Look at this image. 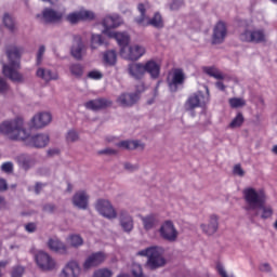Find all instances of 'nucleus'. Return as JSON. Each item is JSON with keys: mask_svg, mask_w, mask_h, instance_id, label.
Here are the masks:
<instances>
[{"mask_svg": "<svg viewBox=\"0 0 277 277\" xmlns=\"http://www.w3.org/2000/svg\"><path fill=\"white\" fill-rule=\"evenodd\" d=\"M0 133L9 137V140H21L30 148H45L50 142L49 134L29 135V132L25 129V121L21 117L2 122L0 124Z\"/></svg>", "mask_w": 277, "mask_h": 277, "instance_id": "1", "label": "nucleus"}, {"mask_svg": "<svg viewBox=\"0 0 277 277\" xmlns=\"http://www.w3.org/2000/svg\"><path fill=\"white\" fill-rule=\"evenodd\" d=\"M242 196L246 201L245 211L251 222H254V217H259V215L262 220H269L274 215V208L265 205L267 202L265 190L248 187L242 190Z\"/></svg>", "mask_w": 277, "mask_h": 277, "instance_id": "2", "label": "nucleus"}, {"mask_svg": "<svg viewBox=\"0 0 277 277\" xmlns=\"http://www.w3.org/2000/svg\"><path fill=\"white\" fill-rule=\"evenodd\" d=\"M5 55L9 63L2 64V72L4 77L14 83H23L25 78L23 77V74L18 72V69H21V49L10 45L5 50Z\"/></svg>", "mask_w": 277, "mask_h": 277, "instance_id": "3", "label": "nucleus"}, {"mask_svg": "<svg viewBox=\"0 0 277 277\" xmlns=\"http://www.w3.org/2000/svg\"><path fill=\"white\" fill-rule=\"evenodd\" d=\"M164 254L166 249L163 247L151 246L138 251L136 256H146L145 269L157 272V269H161L168 265V259H166Z\"/></svg>", "mask_w": 277, "mask_h": 277, "instance_id": "4", "label": "nucleus"}, {"mask_svg": "<svg viewBox=\"0 0 277 277\" xmlns=\"http://www.w3.org/2000/svg\"><path fill=\"white\" fill-rule=\"evenodd\" d=\"M137 10L141 15L134 18L136 25H141L142 27L150 26L155 27V29H163L164 23L161 13L156 12L151 18H148V16H146V6L144 3H138Z\"/></svg>", "mask_w": 277, "mask_h": 277, "instance_id": "5", "label": "nucleus"}, {"mask_svg": "<svg viewBox=\"0 0 277 277\" xmlns=\"http://www.w3.org/2000/svg\"><path fill=\"white\" fill-rule=\"evenodd\" d=\"M145 53H146V48L140 44H134L128 48L120 49L121 57H124V60H129L130 62H137V60L144 56Z\"/></svg>", "mask_w": 277, "mask_h": 277, "instance_id": "6", "label": "nucleus"}, {"mask_svg": "<svg viewBox=\"0 0 277 277\" xmlns=\"http://www.w3.org/2000/svg\"><path fill=\"white\" fill-rule=\"evenodd\" d=\"M159 235L164 241L174 243L179 239V230L172 221H166L159 228Z\"/></svg>", "mask_w": 277, "mask_h": 277, "instance_id": "7", "label": "nucleus"}, {"mask_svg": "<svg viewBox=\"0 0 277 277\" xmlns=\"http://www.w3.org/2000/svg\"><path fill=\"white\" fill-rule=\"evenodd\" d=\"M95 209L107 220H116L118 217L116 209H114V206H111V202L107 199H98L95 203Z\"/></svg>", "mask_w": 277, "mask_h": 277, "instance_id": "8", "label": "nucleus"}, {"mask_svg": "<svg viewBox=\"0 0 277 277\" xmlns=\"http://www.w3.org/2000/svg\"><path fill=\"white\" fill-rule=\"evenodd\" d=\"M167 83L170 92H179V88L185 83V72H183V69H174L173 74L167 77Z\"/></svg>", "mask_w": 277, "mask_h": 277, "instance_id": "9", "label": "nucleus"}, {"mask_svg": "<svg viewBox=\"0 0 277 277\" xmlns=\"http://www.w3.org/2000/svg\"><path fill=\"white\" fill-rule=\"evenodd\" d=\"M107 261V254L103 251H97L91 253L83 263V269H93L94 267H98V265H103V262Z\"/></svg>", "mask_w": 277, "mask_h": 277, "instance_id": "10", "label": "nucleus"}, {"mask_svg": "<svg viewBox=\"0 0 277 277\" xmlns=\"http://www.w3.org/2000/svg\"><path fill=\"white\" fill-rule=\"evenodd\" d=\"M206 103H209V97H206L202 92H197L192 94L186 103H185V109L186 111H194L197 107H200L201 105H206Z\"/></svg>", "mask_w": 277, "mask_h": 277, "instance_id": "11", "label": "nucleus"}, {"mask_svg": "<svg viewBox=\"0 0 277 277\" xmlns=\"http://www.w3.org/2000/svg\"><path fill=\"white\" fill-rule=\"evenodd\" d=\"M239 40H241V42H254L255 44H259L265 42V32L263 30L246 29L239 35Z\"/></svg>", "mask_w": 277, "mask_h": 277, "instance_id": "12", "label": "nucleus"}, {"mask_svg": "<svg viewBox=\"0 0 277 277\" xmlns=\"http://www.w3.org/2000/svg\"><path fill=\"white\" fill-rule=\"evenodd\" d=\"M36 263L42 272H52V269H55V261L44 251L37 253Z\"/></svg>", "mask_w": 277, "mask_h": 277, "instance_id": "13", "label": "nucleus"}, {"mask_svg": "<svg viewBox=\"0 0 277 277\" xmlns=\"http://www.w3.org/2000/svg\"><path fill=\"white\" fill-rule=\"evenodd\" d=\"M226 36H228V29L226 28V23L219 22L213 28L212 44L224 43V40H226Z\"/></svg>", "mask_w": 277, "mask_h": 277, "instance_id": "14", "label": "nucleus"}, {"mask_svg": "<svg viewBox=\"0 0 277 277\" xmlns=\"http://www.w3.org/2000/svg\"><path fill=\"white\" fill-rule=\"evenodd\" d=\"M102 25L104 27L103 34L111 38L114 36V31L111 29H116V27H120V16L118 15H107L104 17Z\"/></svg>", "mask_w": 277, "mask_h": 277, "instance_id": "15", "label": "nucleus"}, {"mask_svg": "<svg viewBox=\"0 0 277 277\" xmlns=\"http://www.w3.org/2000/svg\"><path fill=\"white\" fill-rule=\"evenodd\" d=\"M70 53L75 60H83V55H85V44L83 43L81 36H74Z\"/></svg>", "mask_w": 277, "mask_h": 277, "instance_id": "16", "label": "nucleus"}, {"mask_svg": "<svg viewBox=\"0 0 277 277\" xmlns=\"http://www.w3.org/2000/svg\"><path fill=\"white\" fill-rule=\"evenodd\" d=\"M111 105H114V102H111L110 100L100 97L87 102L84 104V107L87 109H90L91 111H101V109H107V107H111Z\"/></svg>", "mask_w": 277, "mask_h": 277, "instance_id": "17", "label": "nucleus"}, {"mask_svg": "<svg viewBox=\"0 0 277 277\" xmlns=\"http://www.w3.org/2000/svg\"><path fill=\"white\" fill-rule=\"evenodd\" d=\"M140 101V89L134 93H123L117 98L121 107H133Z\"/></svg>", "mask_w": 277, "mask_h": 277, "instance_id": "18", "label": "nucleus"}, {"mask_svg": "<svg viewBox=\"0 0 277 277\" xmlns=\"http://www.w3.org/2000/svg\"><path fill=\"white\" fill-rule=\"evenodd\" d=\"M128 75L136 81H142L146 76V69L144 63H132L128 65Z\"/></svg>", "mask_w": 277, "mask_h": 277, "instance_id": "19", "label": "nucleus"}, {"mask_svg": "<svg viewBox=\"0 0 277 277\" xmlns=\"http://www.w3.org/2000/svg\"><path fill=\"white\" fill-rule=\"evenodd\" d=\"M119 224L123 233H131L134 228L133 216L127 210L119 211Z\"/></svg>", "mask_w": 277, "mask_h": 277, "instance_id": "20", "label": "nucleus"}, {"mask_svg": "<svg viewBox=\"0 0 277 277\" xmlns=\"http://www.w3.org/2000/svg\"><path fill=\"white\" fill-rule=\"evenodd\" d=\"M51 120H53V117L49 113H39L32 117L31 127L32 129H44L47 124L51 123Z\"/></svg>", "mask_w": 277, "mask_h": 277, "instance_id": "21", "label": "nucleus"}, {"mask_svg": "<svg viewBox=\"0 0 277 277\" xmlns=\"http://www.w3.org/2000/svg\"><path fill=\"white\" fill-rule=\"evenodd\" d=\"M200 228L205 235H215V233H217V228H220V219L217 215L212 214L209 217L208 224H201Z\"/></svg>", "mask_w": 277, "mask_h": 277, "instance_id": "22", "label": "nucleus"}, {"mask_svg": "<svg viewBox=\"0 0 277 277\" xmlns=\"http://www.w3.org/2000/svg\"><path fill=\"white\" fill-rule=\"evenodd\" d=\"M89 200L90 196H88L85 190H80L72 196L71 202L74 207H77V209H82L85 211V209H88Z\"/></svg>", "mask_w": 277, "mask_h": 277, "instance_id": "23", "label": "nucleus"}, {"mask_svg": "<svg viewBox=\"0 0 277 277\" xmlns=\"http://www.w3.org/2000/svg\"><path fill=\"white\" fill-rule=\"evenodd\" d=\"M145 66V75L150 76V79H159L161 75V64L156 62L155 60H149L146 63H144Z\"/></svg>", "mask_w": 277, "mask_h": 277, "instance_id": "24", "label": "nucleus"}, {"mask_svg": "<svg viewBox=\"0 0 277 277\" xmlns=\"http://www.w3.org/2000/svg\"><path fill=\"white\" fill-rule=\"evenodd\" d=\"M81 268L77 261H70L62 271L61 277H79Z\"/></svg>", "mask_w": 277, "mask_h": 277, "instance_id": "25", "label": "nucleus"}, {"mask_svg": "<svg viewBox=\"0 0 277 277\" xmlns=\"http://www.w3.org/2000/svg\"><path fill=\"white\" fill-rule=\"evenodd\" d=\"M42 16L45 23H60V21L64 18V14H62V12H57L51 8H45L42 11Z\"/></svg>", "mask_w": 277, "mask_h": 277, "instance_id": "26", "label": "nucleus"}, {"mask_svg": "<svg viewBox=\"0 0 277 277\" xmlns=\"http://www.w3.org/2000/svg\"><path fill=\"white\" fill-rule=\"evenodd\" d=\"M36 75L39 77V79H42L47 83H49V81H57V79H60V75H57V72H53L51 69L42 67L37 69Z\"/></svg>", "mask_w": 277, "mask_h": 277, "instance_id": "27", "label": "nucleus"}, {"mask_svg": "<svg viewBox=\"0 0 277 277\" xmlns=\"http://www.w3.org/2000/svg\"><path fill=\"white\" fill-rule=\"evenodd\" d=\"M141 222L143 223L144 230H153L159 224V217H157V214H147L141 216Z\"/></svg>", "mask_w": 277, "mask_h": 277, "instance_id": "28", "label": "nucleus"}, {"mask_svg": "<svg viewBox=\"0 0 277 277\" xmlns=\"http://www.w3.org/2000/svg\"><path fill=\"white\" fill-rule=\"evenodd\" d=\"M119 148H124L126 150H135L140 148L141 150H144L145 145L144 143L140 141H121L117 144Z\"/></svg>", "mask_w": 277, "mask_h": 277, "instance_id": "29", "label": "nucleus"}, {"mask_svg": "<svg viewBox=\"0 0 277 277\" xmlns=\"http://www.w3.org/2000/svg\"><path fill=\"white\" fill-rule=\"evenodd\" d=\"M111 38L116 39L121 49H128L131 37L127 32H113Z\"/></svg>", "mask_w": 277, "mask_h": 277, "instance_id": "30", "label": "nucleus"}, {"mask_svg": "<svg viewBox=\"0 0 277 277\" xmlns=\"http://www.w3.org/2000/svg\"><path fill=\"white\" fill-rule=\"evenodd\" d=\"M48 246L50 250H53L54 252H66V250H68L66 245L60 239H50Z\"/></svg>", "mask_w": 277, "mask_h": 277, "instance_id": "31", "label": "nucleus"}, {"mask_svg": "<svg viewBox=\"0 0 277 277\" xmlns=\"http://www.w3.org/2000/svg\"><path fill=\"white\" fill-rule=\"evenodd\" d=\"M117 58L118 55L114 50L106 51L103 55L104 64L107 66H116Z\"/></svg>", "mask_w": 277, "mask_h": 277, "instance_id": "32", "label": "nucleus"}, {"mask_svg": "<svg viewBox=\"0 0 277 277\" xmlns=\"http://www.w3.org/2000/svg\"><path fill=\"white\" fill-rule=\"evenodd\" d=\"M2 23L9 31H16V21L12 15H10V13H4Z\"/></svg>", "mask_w": 277, "mask_h": 277, "instance_id": "33", "label": "nucleus"}, {"mask_svg": "<svg viewBox=\"0 0 277 277\" xmlns=\"http://www.w3.org/2000/svg\"><path fill=\"white\" fill-rule=\"evenodd\" d=\"M16 161L23 170H29L31 167V158L28 155L22 154L17 156Z\"/></svg>", "mask_w": 277, "mask_h": 277, "instance_id": "34", "label": "nucleus"}, {"mask_svg": "<svg viewBox=\"0 0 277 277\" xmlns=\"http://www.w3.org/2000/svg\"><path fill=\"white\" fill-rule=\"evenodd\" d=\"M67 241L69 246H71V248H80V246L83 245V238L81 237V235L78 234L69 235Z\"/></svg>", "mask_w": 277, "mask_h": 277, "instance_id": "35", "label": "nucleus"}, {"mask_svg": "<svg viewBox=\"0 0 277 277\" xmlns=\"http://www.w3.org/2000/svg\"><path fill=\"white\" fill-rule=\"evenodd\" d=\"M79 132L77 130L71 129L65 135V141L67 144H75V142H79Z\"/></svg>", "mask_w": 277, "mask_h": 277, "instance_id": "36", "label": "nucleus"}, {"mask_svg": "<svg viewBox=\"0 0 277 277\" xmlns=\"http://www.w3.org/2000/svg\"><path fill=\"white\" fill-rule=\"evenodd\" d=\"M203 72L209 75V77H213L214 79H224V75L217 70L215 67H203Z\"/></svg>", "mask_w": 277, "mask_h": 277, "instance_id": "37", "label": "nucleus"}, {"mask_svg": "<svg viewBox=\"0 0 277 277\" xmlns=\"http://www.w3.org/2000/svg\"><path fill=\"white\" fill-rule=\"evenodd\" d=\"M69 70L74 77H83V66L81 64H71Z\"/></svg>", "mask_w": 277, "mask_h": 277, "instance_id": "38", "label": "nucleus"}, {"mask_svg": "<svg viewBox=\"0 0 277 277\" xmlns=\"http://www.w3.org/2000/svg\"><path fill=\"white\" fill-rule=\"evenodd\" d=\"M243 114L238 113L237 116L229 123L230 129H239L243 124Z\"/></svg>", "mask_w": 277, "mask_h": 277, "instance_id": "39", "label": "nucleus"}, {"mask_svg": "<svg viewBox=\"0 0 277 277\" xmlns=\"http://www.w3.org/2000/svg\"><path fill=\"white\" fill-rule=\"evenodd\" d=\"M229 105L233 109H238V107H246V100L241 97L229 98Z\"/></svg>", "mask_w": 277, "mask_h": 277, "instance_id": "40", "label": "nucleus"}, {"mask_svg": "<svg viewBox=\"0 0 277 277\" xmlns=\"http://www.w3.org/2000/svg\"><path fill=\"white\" fill-rule=\"evenodd\" d=\"M114 273L108 268H100L93 273V277H111Z\"/></svg>", "mask_w": 277, "mask_h": 277, "instance_id": "41", "label": "nucleus"}, {"mask_svg": "<svg viewBox=\"0 0 277 277\" xmlns=\"http://www.w3.org/2000/svg\"><path fill=\"white\" fill-rule=\"evenodd\" d=\"M25 274V267L17 265L13 266L11 269V277H23Z\"/></svg>", "mask_w": 277, "mask_h": 277, "instance_id": "42", "label": "nucleus"}, {"mask_svg": "<svg viewBox=\"0 0 277 277\" xmlns=\"http://www.w3.org/2000/svg\"><path fill=\"white\" fill-rule=\"evenodd\" d=\"M132 276L133 277H148L144 274V269L142 268V265L136 264L132 268Z\"/></svg>", "mask_w": 277, "mask_h": 277, "instance_id": "43", "label": "nucleus"}, {"mask_svg": "<svg viewBox=\"0 0 277 277\" xmlns=\"http://www.w3.org/2000/svg\"><path fill=\"white\" fill-rule=\"evenodd\" d=\"M98 44L101 47V44H104L103 41V36L101 35H93L91 38V49H96V45Z\"/></svg>", "mask_w": 277, "mask_h": 277, "instance_id": "44", "label": "nucleus"}, {"mask_svg": "<svg viewBox=\"0 0 277 277\" xmlns=\"http://www.w3.org/2000/svg\"><path fill=\"white\" fill-rule=\"evenodd\" d=\"M181 8H183V1L181 0H173L169 4V9L171 10V12H176L177 10H181Z\"/></svg>", "mask_w": 277, "mask_h": 277, "instance_id": "45", "label": "nucleus"}, {"mask_svg": "<svg viewBox=\"0 0 277 277\" xmlns=\"http://www.w3.org/2000/svg\"><path fill=\"white\" fill-rule=\"evenodd\" d=\"M45 51H47V48L44 45H40L37 53V66H40L42 64V57H44Z\"/></svg>", "mask_w": 277, "mask_h": 277, "instance_id": "46", "label": "nucleus"}, {"mask_svg": "<svg viewBox=\"0 0 277 277\" xmlns=\"http://www.w3.org/2000/svg\"><path fill=\"white\" fill-rule=\"evenodd\" d=\"M79 14L81 21H92V18H94V13L91 11H81Z\"/></svg>", "mask_w": 277, "mask_h": 277, "instance_id": "47", "label": "nucleus"}, {"mask_svg": "<svg viewBox=\"0 0 277 277\" xmlns=\"http://www.w3.org/2000/svg\"><path fill=\"white\" fill-rule=\"evenodd\" d=\"M67 21H69V23L75 25V24L79 23V21H81V15H80V13H71L67 16Z\"/></svg>", "mask_w": 277, "mask_h": 277, "instance_id": "48", "label": "nucleus"}, {"mask_svg": "<svg viewBox=\"0 0 277 277\" xmlns=\"http://www.w3.org/2000/svg\"><path fill=\"white\" fill-rule=\"evenodd\" d=\"M97 155H106L107 157H111L114 155H118V150L111 148H105L97 151Z\"/></svg>", "mask_w": 277, "mask_h": 277, "instance_id": "49", "label": "nucleus"}, {"mask_svg": "<svg viewBox=\"0 0 277 277\" xmlns=\"http://www.w3.org/2000/svg\"><path fill=\"white\" fill-rule=\"evenodd\" d=\"M8 90H10L8 82L5 81V79L0 77V94H5V92H8Z\"/></svg>", "mask_w": 277, "mask_h": 277, "instance_id": "50", "label": "nucleus"}, {"mask_svg": "<svg viewBox=\"0 0 277 277\" xmlns=\"http://www.w3.org/2000/svg\"><path fill=\"white\" fill-rule=\"evenodd\" d=\"M233 173L236 174V176H245L246 171L241 168V164H235Z\"/></svg>", "mask_w": 277, "mask_h": 277, "instance_id": "51", "label": "nucleus"}, {"mask_svg": "<svg viewBox=\"0 0 277 277\" xmlns=\"http://www.w3.org/2000/svg\"><path fill=\"white\" fill-rule=\"evenodd\" d=\"M2 172H12L14 170V164L12 162H4L1 166Z\"/></svg>", "mask_w": 277, "mask_h": 277, "instance_id": "52", "label": "nucleus"}, {"mask_svg": "<svg viewBox=\"0 0 277 277\" xmlns=\"http://www.w3.org/2000/svg\"><path fill=\"white\" fill-rule=\"evenodd\" d=\"M56 209L57 207H55L53 203H47L43 206V211H45V213H55Z\"/></svg>", "mask_w": 277, "mask_h": 277, "instance_id": "53", "label": "nucleus"}, {"mask_svg": "<svg viewBox=\"0 0 277 277\" xmlns=\"http://www.w3.org/2000/svg\"><path fill=\"white\" fill-rule=\"evenodd\" d=\"M88 77L90 79H103V74L101 71L93 70L88 74Z\"/></svg>", "mask_w": 277, "mask_h": 277, "instance_id": "54", "label": "nucleus"}, {"mask_svg": "<svg viewBox=\"0 0 277 277\" xmlns=\"http://www.w3.org/2000/svg\"><path fill=\"white\" fill-rule=\"evenodd\" d=\"M38 226L36 225V223H28L25 225V230H27V233H36Z\"/></svg>", "mask_w": 277, "mask_h": 277, "instance_id": "55", "label": "nucleus"}, {"mask_svg": "<svg viewBox=\"0 0 277 277\" xmlns=\"http://www.w3.org/2000/svg\"><path fill=\"white\" fill-rule=\"evenodd\" d=\"M0 192H8V181L0 177Z\"/></svg>", "mask_w": 277, "mask_h": 277, "instance_id": "56", "label": "nucleus"}, {"mask_svg": "<svg viewBox=\"0 0 277 277\" xmlns=\"http://www.w3.org/2000/svg\"><path fill=\"white\" fill-rule=\"evenodd\" d=\"M260 272L269 273V272H272V266L269 265V263L261 264Z\"/></svg>", "mask_w": 277, "mask_h": 277, "instance_id": "57", "label": "nucleus"}, {"mask_svg": "<svg viewBox=\"0 0 277 277\" xmlns=\"http://www.w3.org/2000/svg\"><path fill=\"white\" fill-rule=\"evenodd\" d=\"M42 187H44V184L37 182L35 185V194H40V192H42Z\"/></svg>", "mask_w": 277, "mask_h": 277, "instance_id": "58", "label": "nucleus"}, {"mask_svg": "<svg viewBox=\"0 0 277 277\" xmlns=\"http://www.w3.org/2000/svg\"><path fill=\"white\" fill-rule=\"evenodd\" d=\"M137 168H138L137 166H133V164H131L129 162L124 163V169L129 170L130 172H133V171L137 170Z\"/></svg>", "mask_w": 277, "mask_h": 277, "instance_id": "59", "label": "nucleus"}, {"mask_svg": "<svg viewBox=\"0 0 277 277\" xmlns=\"http://www.w3.org/2000/svg\"><path fill=\"white\" fill-rule=\"evenodd\" d=\"M0 209H8V201L3 196H0Z\"/></svg>", "mask_w": 277, "mask_h": 277, "instance_id": "60", "label": "nucleus"}, {"mask_svg": "<svg viewBox=\"0 0 277 277\" xmlns=\"http://www.w3.org/2000/svg\"><path fill=\"white\" fill-rule=\"evenodd\" d=\"M215 87L217 88V90H221V92H224L226 90V85H224V82L222 81H217L215 83Z\"/></svg>", "mask_w": 277, "mask_h": 277, "instance_id": "61", "label": "nucleus"}, {"mask_svg": "<svg viewBox=\"0 0 277 277\" xmlns=\"http://www.w3.org/2000/svg\"><path fill=\"white\" fill-rule=\"evenodd\" d=\"M137 90L140 91V94H142V92H144V90H145L144 83L138 84V85L136 87V92H137Z\"/></svg>", "mask_w": 277, "mask_h": 277, "instance_id": "62", "label": "nucleus"}, {"mask_svg": "<svg viewBox=\"0 0 277 277\" xmlns=\"http://www.w3.org/2000/svg\"><path fill=\"white\" fill-rule=\"evenodd\" d=\"M67 192H72V184L68 183Z\"/></svg>", "mask_w": 277, "mask_h": 277, "instance_id": "63", "label": "nucleus"}, {"mask_svg": "<svg viewBox=\"0 0 277 277\" xmlns=\"http://www.w3.org/2000/svg\"><path fill=\"white\" fill-rule=\"evenodd\" d=\"M273 153H274V155H277V145H275V146L273 147Z\"/></svg>", "mask_w": 277, "mask_h": 277, "instance_id": "64", "label": "nucleus"}]
</instances>
